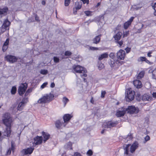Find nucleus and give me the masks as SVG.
Returning <instances> with one entry per match:
<instances>
[{
	"instance_id": "cd10ccee",
	"label": "nucleus",
	"mask_w": 156,
	"mask_h": 156,
	"mask_svg": "<svg viewBox=\"0 0 156 156\" xmlns=\"http://www.w3.org/2000/svg\"><path fill=\"white\" fill-rule=\"evenodd\" d=\"M62 101L64 103V106H65L66 103L69 101V100L66 97H64L63 98Z\"/></svg>"
},
{
	"instance_id": "6e6552de",
	"label": "nucleus",
	"mask_w": 156,
	"mask_h": 156,
	"mask_svg": "<svg viewBox=\"0 0 156 156\" xmlns=\"http://www.w3.org/2000/svg\"><path fill=\"white\" fill-rule=\"evenodd\" d=\"M27 87V84L26 83H22L18 89V92L19 95L22 96L25 92Z\"/></svg>"
},
{
	"instance_id": "69168bd1",
	"label": "nucleus",
	"mask_w": 156,
	"mask_h": 156,
	"mask_svg": "<svg viewBox=\"0 0 156 156\" xmlns=\"http://www.w3.org/2000/svg\"><path fill=\"white\" fill-rule=\"evenodd\" d=\"M151 53H152V52H149L147 53V56H148L149 57H151Z\"/></svg>"
},
{
	"instance_id": "bb28decb",
	"label": "nucleus",
	"mask_w": 156,
	"mask_h": 156,
	"mask_svg": "<svg viewBox=\"0 0 156 156\" xmlns=\"http://www.w3.org/2000/svg\"><path fill=\"white\" fill-rule=\"evenodd\" d=\"M131 24L130 23V22H126L125 23H124V28L125 29H127L129 26Z\"/></svg>"
},
{
	"instance_id": "2f4dec72",
	"label": "nucleus",
	"mask_w": 156,
	"mask_h": 156,
	"mask_svg": "<svg viewBox=\"0 0 156 156\" xmlns=\"http://www.w3.org/2000/svg\"><path fill=\"white\" fill-rule=\"evenodd\" d=\"M136 98L138 101H140L142 100V98L140 97V95L139 94H137L136 96Z\"/></svg>"
},
{
	"instance_id": "473e14b6",
	"label": "nucleus",
	"mask_w": 156,
	"mask_h": 156,
	"mask_svg": "<svg viewBox=\"0 0 156 156\" xmlns=\"http://www.w3.org/2000/svg\"><path fill=\"white\" fill-rule=\"evenodd\" d=\"M152 77L153 78L156 80V68L152 72Z\"/></svg>"
},
{
	"instance_id": "20e7f679",
	"label": "nucleus",
	"mask_w": 156,
	"mask_h": 156,
	"mask_svg": "<svg viewBox=\"0 0 156 156\" xmlns=\"http://www.w3.org/2000/svg\"><path fill=\"white\" fill-rule=\"evenodd\" d=\"M74 70L76 73H80V76L86 77L87 75L85 73L87 70L84 68L80 65L74 66H73Z\"/></svg>"
},
{
	"instance_id": "e2e57ef3",
	"label": "nucleus",
	"mask_w": 156,
	"mask_h": 156,
	"mask_svg": "<svg viewBox=\"0 0 156 156\" xmlns=\"http://www.w3.org/2000/svg\"><path fill=\"white\" fill-rule=\"evenodd\" d=\"M153 8L155 11L154 12V15L156 16V7H153Z\"/></svg>"
},
{
	"instance_id": "393cba45",
	"label": "nucleus",
	"mask_w": 156,
	"mask_h": 156,
	"mask_svg": "<svg viewBox=\"0 0 156 156\" xmlns=\"http://www.w3.org/2000/svg\"><path fill=\"white\" fill-rule=\"evenodd\" d=\"M25 106L24 104H22L21 102L19 104L18 107V109L19 110H22L23 108V107Z\"/></svg>"
},
{
	"instance_id": "9d476101",
	"label": "nucleus",
	"mask_w": 156,
	"mask_h": 156,
	"mask_svg": "<svg viewBox=\"0 0 156 156\" xmlns=\"http://www.w3.org/2000/svg\"><path fill=\"white\" fill-rule=\"evenodd\" d=\"M116 54L117 57L118 59H124L126 55L125 52L124 50L120 49L117 52Z\"/></svg>"
},
{
	"instance_id": "4be33fe9",
	"label": "nucleus",
	"mask_w": 156,
	"mask_h": 156,
	"mask_svg": "<svg viewBox=\"0 0 156 156\" xmlns=\"http://www.w3.org/2000/svg\"><path fill=\"white\" fill-rule=\"evenodd\" d=\"M42 134L44 137V141L45 142L50 137V135L48 133L44 131L42 132Z\"/></svg>"
},
{
	"instance_id": "e433bc0d",
	"label": "nucleus",
	"mask_w": 156,
	"mask_h": 156,
	"mask_svg": "<svg viewBox=\"0 0 156 156\" xmlns=\"http://www.w3.org/2000/svg\"><path fill=\"white\" fill-rule=\"evenodd\" d=\"M53 60L54 62L55 63H58L59 61V58L56 57H53Z\"/></svg>"
},
{
	"instance_id": "680f3d73",
	"label": "nucleus",
	"mask_w": 156,
	"mask_h": 156,
	"mask_svg": "<svg viewBox=\"0 0 156 156\" xmlns=\"http://www.w3.org/2000/svg\"><path fill=\"white\" fill-rule=\"evenodd\" d=\"M152 96L153 98H156V92H153L152 94Z\"/></svg>"
},
{
	"instance_id": "9b49d317",
	"label": "nucleus",
	"mask_w": 156,
	"mask_h": 156,
	"mask_svg": "<svg viewBox=\"0 0 156 156\" xmlns=\"http://www.w3.org/2000/svg\"><path fill=\"white\" fill-rule=\"evenodd\" d=\"M5 58L7 61L12 63L15 62L17 60L16 57L10 55H7Z\"/></svg>"
},
{
	"instance_id": "c9c22d12",
	"label": "nucleus",
	"mask_w": 156,
	"mask_h": 156,
	"mask_svg": "<svg viewBox=\"0 0 156 156\" xmlns=\"http://www.w3.org/2000/svg\"><path fill=\"white\" fill-rule=\"evenodd\" d=\"M71 0H65V5L66 6H67L69 5Z\"/></svg>"
},
{
	"instance_id": "a18cd8bd",
	"label": "nucleus",
	"mask_w": 156,
	"mask_h": 156,
	"mask_svg": "<svg viewBox=\"0 0 156 156\" xmlns=\"http://www.w3.org/2000/svg\"><path fill=\"white\" fill-rule=\"evenodd\" d=\"M98 68L100 69H102L104 67V65L103 64L101 63L100 64H99V65L98 66Z\"/></svg>"
},
{
	"instance_id": "423d86ee",
	"label": "nucleus",
	"mask_w": 156,
	"mask_h": 156,
	"mask_svg": "<svg viewBox=\"0 0 156 156\" xmlns=\"http://www.w3.org/2000/svg\"><path fill=\"white\" fill-rule=\"evenodd\" d=\"M118 123L117 121H109L105 123L103 125V126L106 128H111L115 127Z\"/></svg>"
},
{
	"instance_id": "dca6fc26",
	"label": "nucleus",
	"mask_w": 156,
	"mask_h": 156,
	"mask_svg": "<svg viewBox=\"0 0 156 156\" xmlns=\"http://www.w3.org/2000/svg\"><path fill=\"white\" fill-rule=\"evenodd\" d=\"M8 10V9L6 7H0V15H6Z\"/></svg>"
},
{
	"instance_id": "bf43d9fd",
	"label": "nucleus",
	"mask_w": 156,
	"mask_h": 156,
	"mask_svg": "<svg viewBox=\"0 0 156 156\" xmlns=\"http://www.w3.org/2000/svg\"><path fill=\"white\" fill-rule=\"evenodd\" d=\"M127 138H129V139L131 140L133 138V137H132V135L131 134H129L128 135Z\"/></svg>"
},
{
	"instance_id": "ddd939ff",
	"label": "nucleus",
	"mask_w": 156,
	"mask_h": 156,
	"mask_svg": "<svg viewBox=\"0 0 156 156\" xmlns=\"http://www.w3.org/2000/svg\"><path fill=\"white\" fill-rule=\"evenodd\" d=\"M34 149V148L30 147L28 148L27 149L23 150L21 151V153L24 155H27L28 154H31Z\"/></svg>"
},
{
	"instance_id": "f8f14e48",
	"label": "nucleus",
	"mask_w": 156,
	"mask_h": 156,
	"mask_svg": "<svg viewBox=\"0 0 156 156\" xmlns=\"http://www.w3.org/2000/svg\"><path fill=\"white\" fill-rule=\"evenodd\" d=\"M126 110L125 108H122L116 112V115L118 117L122 116L126 112Z\"/></svg>"
},
{
	"instance_id": "c03bdc74",
	"label": "nucleus",
	"mask_w": 156,
	"mask_h": 156,
	"mask_svg": "<svg viewBox=\"0 0 156 156\" xmlns=\"http://www.w3.org/2000/svg\"><path fill=\"white\" fill-rule=\"evenodd\" d=\"M8 48V46H6V45L5 46L4 45H3V46L2 47L3 51V52L5 51Z\"/></svg>"
},
{
	"instance_id": "37998d69",
	"label": "nucleus",
	"mask_w": 156,
	"mask_h": 156,
	"mask_svg": "<svg viewBox=\"0 0 156 156\" xmlns=\"http://www.w3.org/2000/svg\"><path fill=\"white\" fill-rule=\"evenodd\" d=\"M9 38H7L6 39V41L4 42L3 45L5 46L6 45L8 46L9 43Z\"/></svg>"
},
{
	"instance_id": "0eeeda50",
	"label": "nucleus",
	"mask_w": 156,
	"mask_h": 156,
	"mask_svg": "<svg viewBox=\"0 0 156 156\" xmlns=\"http://www.w3.org/2000/svg\"><path fill=\"white\" fill-rule=\"evenodd\" d=\"M10 24V22L6 19L4 21V23L1 27V33H3L6 30H9V26Z\"/></svg>"
},
{
	"instance_id": "c756f323",
	"label": "nucleus",
	"mask_w": 156,
	"mask_h": 156,
	"mask_svg": "<svg viewBox=\"0 0 156 156\" xmlns=\"http://www.w3.org/2000/svg\"><path fill=\"white\" fill-rule=\"evenodd\" d=\"M16 87L15 86L12 87L11 90V94H14L16 93Z\"/></svg>"
},
{
	"instance_id": "79ce46f5",
	"label": "nucleus",
	"mask_w": 156,
	"mask_h": 156,
	"mask_svg": "<svg viewBox=\"0 0 156 156\" xmlns=\"http://www.w3.org/2000/svg\"><path fill=\"white\" fill-rule=\"evenodd\" d=\"M87 154L89 156H91L93 154L92 151L90 150H89L87 152Z\"/></svg>"
},
{
	"instance_id": "8fccbe9b",
	"label": "nucleus",
	"mask_w": 156,
	"mask_h": 156,
	"mask_svg": "<svg viewBox=\"0 0 156 156\" xmlns=\"http://www.w3.org/2000/svg\"><path fill=\"white\" fill-rule=\"evenodd\" d=\"M110 58H113L115 57L114 53H111L109 55Z\"/></svg>"
},
{
	"instance_id": "603ef678",
	"label": "nucleus",
	"mask_w": 156,
	"mask_h": 156,
	"mask_svg": "<svg viewBox=\"0 0 156 156\" xmlns=\"http://www.w3.org/2000/svg\"><path fill=\"white\" fill-rule=\"evenodd\" d=\"M125 49L126 51V53H128L130 51V50H131V48H129L127 47V48H125Z\"/></svg>"
},
{
	"instance_id": "6ab92c4d",
	"label": "nucleus",
	"mask_w": 156,
	"mask_h": 156,
	"mask_svg": "<svg viewBox=\"0 0 156 156\" xmlns=\"http://www.w3.org/2000/svg\"><path fill=\"white\" fill-rule=\"evenodd\" d=\"M101 36V34H100L96 36L92 40L93 43L95 44H98L100 41Z\"/></svg>"
},
{
	"instance_id": "7ed1b4c3",
	"label": "nucleus",
	"mask_w": 156,
	"mask_h": 156,
	"mask_svg": "<svg viewBox=\"0 0 156 156\" xmlns=\"http://www.w3.org/2000/svg\"><path fill=\"white\" fill-rule=\"evenodd\" d=\"M54 96L53 94L51 93L46 94L40 99L38 101V102L40 104H44L48 103L51 101Z\"/></svg>"
},
{
	"instance_id": "de8ad7c7",
	"label": "nucleus",
	"mask_w": 156,
	"mask_h": 156,
	"mask_svg": "<svg viewBox=\"0 0 156 156\" xmlns=\"http://www.w3.org/2000/svg\"><path fill=\"white\" fill-rule=\"evenodd\" d=\"M82 1L83 4H85L86 3L87 4H89V0H80Z\"/></svg>"
},
{
	"instance_id": "f03ea898",
	"label": "nucleus",
	"mask_w": 156,
	"mask_h": 156,
	"mask_svg": "<svg viewBox=\"0 0 156 156\" xmlns=\"http://www.w3.org/2000/svg\"><path fill=\"white\" fill-rule=\"evenodd\" d=\"M138 147V143L135 142L132 145L130 144H126L124 146V154L126 155H129L131 154L134 152L136 149Z\"/></svg>"
},
{
	"instance_id": "412c9836",
	"label": "nucleus",
	"mask_w": 156,
	"mask_h": 156,
	"mask_svg": "<svg viewBox=\"0 0 156 156\" xmlns=\"http://www.w3.org/2000/svg\"><path fill=\"white\" fill-rule=\"evenodd\" d=\"M15 145H14V143L13 141H11V147L8 150L7 154L9 155L11 154V151H12V152H14V151L15 149Z\"/></svg>"
},
{
	"instance_id": "b1692460",
	"label": "nucleus",
	"mask_w": 156,
	"mask_h": 156,
	"mask_svg": "<svg viewBox=\"0 0 156 156\" xmlns=\"http://www.w3.org/2000/svg\"><path fill=\"white\" fill-rule=\"evenodd\" d=\"M108 57V54L107 53H105L100 55L98 58V60L101 61L104 58H107Z\"/></svg>"
},
{
	"instance_id": "338daca9",
	"label": "nucleus",
	"mask_w": 156,
	"mask_h": 156,
	"mask_svg": "<svg viewBox=\"0 0 156 156\" xmlns=\"http://www.w3.org/2000/svg\"><path fill=\"white\" fill-rule=\"evenodd\" d=\"M42 4L43 5H45V2L44 1H42Z\"/></svg>"
},
{
	"instance_id": "72a5a7b5",
	"label": "nucleus",
	"mask_w": 156,
	"mask_h": 156,
	"mask_svg": "<svg viewBox=\"0 0 156 156\" xmlns=\"http://www.w3.org/2000/svg\"><path fill=\"white\" fill-rule=\"evenodd\" d=\"M40 72L42 74L46 75L48 73V71L46 69H41Z\"/></svg>"
},
{
	"instance_id": "49530a36",
	"label": "nucleus",
	"mask_w": 156,
	"mask_h": 156,
	"mask_svg": "<svg viewBox=\"0 0 156 156\" xmlns=\"http://www.w3.org/2000/svg\"><path fill=\"white\" fill-rule=\"evenodd\" d=\"M106 92H105V91H101V97L102 98H104L105 97V94H106Z\"/></svg>"
},
{
	"instance_id": "a878e982",
	"label": "nucleus",
	"mask_w": 156,
	"mask_h": 156,
	"mask_svg": "<svg viewBox=\"0 0 156 156\" xmlns=\"http://www.w3.org/2000/svg\"><path fill=\"white\" fill-rule=\"evenodd\" d=\"M144 72H140L138 75L137 76V79H140L143 77L144 76Z\"/></svg>"
},
{
	"instance_id": "5701e85b",
	"label": "nucleus",
	"mask_w": 156,
	"mask_h": 156,
	"mask_svg": "<svg viewBox=\"0 0 156 156\" xmlns=\"http://www.w3.org/2000/svg\"><path fill=\"white\" fill-rule=\"evenodd\" d=\"M122 34L121 32H118L113 37L115 38V41L119 40L121 38Z\"/></svg>"
},
{
	"instance_id": "f257e3e1",
	"label": "nucleus",
	"mask_w": 156,
	"mask_h": 156,
	"mask_svg": "<svg viewBox=\"0 0 156 156\" xmlns=\"http://www.w3.org/2000/svg\"><path fill=\"white\" fill-rule=\"evenodd\" d=\"M2 121L3 123L6 126V128L3 133L4 136L9 137L11 132V123L12 122L10 114L8 113H5L3 116Z\"/></svg>"
},
{
	"instance_id": "aec40b11",
	"label": "nucleus",
	"mask_w": 156,
	"mask_h": 156,
	"mask_svg": "<svg viewBox=\"0 0 156 156\" xmlns=\"http://www.w3.org/2000/svg\"><path fill=\"white\" fill-rule=\"evenodd\" d=\"M72 117V116L69 114H65L63 117V119L64 121V123L65 124H66V122L69 121Z\"/></svg>"
},
{
	"instance_id": "58836bf2",
	"label": "nucleus",
	"mask_w": 156,
	"mask_h": 156,
	"mask_svg": "<svg viewBox=\"0 0 156 156\" xmlns=\"http://www.w3.org/2000/svg\"><path fill=\"white\" fill-rule=\"evenodd\" d=\"M146 59V58L144 57H141L139 58L138 59V61L139 62H143L145 61Z\"/></svg>"
},
{
	"instance_id": "c85d7f7f",
	"label": "nucleus",
	"mask_w": 156,
	"mask_h": 156,
	"mask_svg": "<svg viewBox=\"0 0 156 156\" xmlns=\"http://www.w3.org/2000/svg\"><path fill=\"white\" fill-rule=\"evenodd\" d=\"M119 40L115 41V43L118 44V45L120 48H122V45L123 44V41L122 40L119 41Z\"/></svg>"
},
{
	"instance_id": "13d9d810",
	"label": "nucleus",
	"mask_w": 156,
	"mask_h": 156,
	"mask_svg": "<svg viewBox=\"0 0 156 156\" xmlns=\"http://www.w3.org/2000/svg\"><path fill=\"white\" fill-rule=\"evenodd\" d=\"M35 19L37 21H38V22L40 21V20L39 19V17L37 15H36L35 17Z\"/></svg>"
},
{
	"instance_id": "2eb2a0df",
	"label": "nucleus",
	"mask_w": 156,
	"mask_h": 156,
	"mask_svg": "<svg viewBox=\"0 0 156 156\" xmlns=\"http://www.w3.org/2000/svg\"><path fill=\"white\" fill-rule=\"evenodd\" d=\"M34 141L33 143L35 145H38L41 144L42 142L43 138L42 136H37L35 138H34Z\"/></svg>"
},
{
	"instance_id": "3c124183",
	"label": "nucleus",
	"mask_w": 156,
	"mask_h": 156,
	"mask_svg": "<svg viewBox=\"0 0 156 156\" xmlns=\"http://www.w3.org/2000/svg\"><path fill=\"white\" fill-rule=\"evenodd\" d=\"M74 156H82L80 153L78 152H75L74 154Z\"/></svg>"
},
{
	"instance_id": "864d4df0",
	"label": "nucleus",
	"mask_w": 156,
	"mask_h": 156,
	"mask_svg": "<svg viewBox=\"0 0 156 156\" xmlns=\"http://www.w3.org/2000/svg\"><path fill=\"white\" fill-rule=\"evenodd\" d=\"M134 18L133 17H131L130 18L129 20L127 21V22H130V24H131L132 22L133 21V20L134 19Z\"/></svg>"
},
{
	"instance_id": "09e8293b",
	"label": "nucleus",
	"mask_w": 156,
	"mask_h": 156,
	"mask_svg": "<svg viewBox=\"0 0 156 156\" xmlns=\"http://www.w3.org/2000/svg\"><path fill=\"white\" fill-rule=\"evenodd\" d=\"M144 139L146 142H147L148 141V140H149L150 139V136H148L147 135L146 136V137L144 138Z\"/></svg>"
},
{
	"instance_id": "6e6d98bb",
	"label": "nucleus",
	"mask_w": 156,
	"mask_h": 156,
	"mask_svg": "<svg viewBox=\"0 0 156 156\" xmlns=\"http://www.w3.org/2000/svg\"><path fill=\"white\" fill-rule=\"evenodd\" d=\"M90 49L91 50H98V48H97L94 47H90Z\"/></svg>"
},
{
	"instance_id": "ea45409f",
	"label": "nucleus",
	"mask_w": 156,
	"mask_h": 156,
	"mask_svg": "<svg viewBox=\"0 0 156 156\" xmlns=\"http://www.w3.org/2000/svg\"><path fill=\"white\" fill-rule=\"evenodd\" d=\"M129 34V31L124 32L123 33V37H127Z\"/></svg>"
},
{
	"instance_id": "052dcab7",
	"label": "nucleus",
	"mask_w": 156,
	"mask_h": 156,
	"mask_svg": "<svg viewBox=\"0 0 156 156\" xmlns=\"http://www.w3.org/2000/svg\"><path fill=\"white\" fill-rule=\"evenodd\" d=\"M55 86V84L54 83H51L50 87L52 88H53Z\"/></svg>"
},
{
	"instance_id": "a19ab883",
	"label": "nucleus",
	"mask_w": 156,
	"mask_h": 156,
	"mask_svg": "<svg viewBox=\"0 0 156 156\" xmlns=\"http://www.w3.org/2000/svg\"><path fill=\"white\" fill-rule=\"evenodd\" d=\"M109 63L111 67H113L114 66V65L115 64L114 61L110 60L109 62Z\"/></svg>"
},
{
	"instance_id": "774afa93",
	"label": "nucleus",
	"mask_w": 156,
	"mask_h": 156,
	"mask_svg": "<svg viewBox=\"0 0 156 156\" xmlns=\"http://www.w3.org/2000/svg\"><path fill=\"white\" fill-rule=\"evenodd\" d=\"M145 62H146L147 63H149L150 62L149 60H147L146 58V59L145 60Z\"/></svg>"
},
{
	"instance_id": "39448f33",
	"label": "nucleus",
	"mask_w": 156,
	"mask_h": 156,
	"mask_svg": "<svg viewBox=\"0 0 156 156\" xmlns=\"http://www.w3.org/2000/svg\"><path fill=\"white\" fill-rule=\"evenodd\" d=\"M126 99L127 101L129 102L133 100L134 98L135 92L132 91L131 88L127 89L126 91Z\"/></svg>"
},
{
	"instance_id": "5fc2aeb1",
	"label": "nucleus",
	"mask_w": 156,
	"mask_h": 156,
	"mask_svg": "<svg viewBox=\"0 0 156 156\" xmlns=\"http://www.w3.org/2000/svg\"><path fill=\"white\" fill-rule=\"evenodd\" d=\"M47 84L48 83H44L41 86V88H44L47 85Z\"/></svg>"
},
{
	"instance_id": "f3484780",
	"label": "nucleus",
	"mask_w": 156,
	"mask_h": 156,
	"mask_svg": "<svg viewBox=\"0 0 156 156\" xmlns=\"http://www.w3.org/2000/svg\"><path fill=\"white\" fill-rule=\"evenodd\" d=\"M152 99L151 97L146 94H144L142 97V100L143 101H149Z\"/></svg>"
},
{
	"instance_id": "4468645a",
	"label": "nucleus",
	"mask_w": 156,
	"mask_h": 156,
	"mask_svg": "<svg viewBox=\"0 0 156 156\" xmlns=\"http://www.w3.org/2000/svg\"><path fill=\"white\" fill-rule=\"evenodd\" d=\"M66 124L63 122V121L59 120H57L55 122V126L58 129H60L63 127L65 126Z\"/></svg>"
},
{
	"instance_id": "4c0bfd02",
	"label": "nucleus",
	"mask_w": 156,
	"mask_h": 156,
	"mask_svg": "<svg viewBox=\"0 0 156 156\" xmlns=\"http://www.w3.org/2000/svg\"><path fill=\"white\" fill-rule=\"evenodd\" d=\"M71 54L72 53L68 51H66L65 53V55L66 56H69L71 55Z\"/></svg>"
},
{
	"instance_id": "0e129e2a",
	"label": "nucleus",
	"mask_w": 156,
	"mask_h": 156,
	"mask_svg": "<svg viewBox=\"0 0 156 156\" xmlns=\"http://www.w3.org/2000/svg\"><path fill=\"white\" fill-rule=\"evenodd\" d=\"M32 91V90L31 89H28L26 91L28 93H29L30 92H31Z\"/></svg>"
},
{
	"instance_id": "f704fd0d",
	"label": "nucleus",
	"mask_w": 156,
	"mask_h": 156,
	"mask_svg": "<svg viewBox=\"0 0 156 156\" xmlns=\"http://www.w3.org/2000/svg\"><path fill=\"white\" fill-rule=\"evenodd\" d=\"M27 101L28 98H23L21 102L25 105V104L27 102Z\"/></svg>"
},
{
	"instance_id": "1a4fd4ad",
	"label": "nucleus",
	"mask_w": 156,
	"mask_h": 156,
	"mask_svg": "<svg viewBox=\"0 0 156 156\" xmlns=\"http://www.w3.org/2000/svg\"><path fill=\"white\" fill-rule=\"evenodd\" d=\"M126 109V112L128 113L131 114H136L139 111V109L137 108H135L134 106H129L127 108H125Z\"/></svg>"
},
{
	"instance_id": "4d7b16f0",
	"label": "nucleus",
	"mask_w": 156,
	"mask_h": 156,
	"mask_svg": "<svg viewBox=\"0 0 156 156\" xmlns=\"http://www.w3.org/2000/svg\"><path fill=\"white\" fill-rule=\"evenodd\" d=\"M81 5H78V6L76 7V10H79L81 9Z\"/></svg>"
},
{
	"instance_id": "a211bd4d",
	"label": "nucleus",
	"mask_w": 156,
	"mask_h": 156,
	"mask_svg": "<svg viewBox=\"0 0 156 156\" xmlns=\"http://www.w3.org/2000/svg\"><path fill=\"white\" fill-rule=\"evenodd\" d=\"M133 84L137 88H139L142 87L141 82L139 80H135L133 81Z\"/></svg>"
},
{
	"instance_id": "7c9ffc66",
	"label": "nucleus",
	"mask_w": 156,
	"mask_h": 156,
	"mask_svg": "<svg viewBox=\"0 0 156 156\" xmlns=\"http://www.w3.org/2000/svg\"><path fill=\"white\" fill-rule=\"evenodd\" d=\"M92 12L90 11H85L84 12V13L87 16H92Z\"/></svg>"
}]
</instances>
